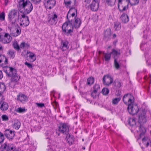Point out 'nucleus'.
Listing matches in <instances>:
<instances>
[{"label": "nucleus", "mask_w": 151, "mask_h": 151, "mask_svg": "<svg viewBox=\"0 0 151 151\" xmlns=\"http://www.w3.org/2000/svg\"><path fill=\"white\" fill-rule=\"evenodd\" d=\"M13 45L14 48L17 51L20 50L19 46L17 41L14 42Z\"/></svg>", "instance_id": "obj_36"}, {"label": "nucleus", "mask_w": 151, "mask_h": 151, "mask_svg": "<svg viewBox=\"0 0 151 151\" xmlns=\"http://www.w3.org/2000/svg\"><path fill=\"white\" fill-rule=\"evenodd\" d=\"M27 54H29L28 57L29 60L30 62H32L35 61L36 59V56L35 54L30 52H27Z\"/></svg>", "instance_id": "obj_23"}, {"label": "nucleus", "mask_w": 151, "mask_h": 151, "mask_svg": "<svg viewBox=\"0 0 151 151\" xmlns=\"http://www.w3.org/2000/svg\"><path fill=\"white\" fill-rule=\"evenodd\" d=\"M29 44H28L27 43H25V45H24V47L28 48H29Z\"/></svg>", "instance_id": "obj_56"}, {"label": "nucleus", "mask_w": 151, "mask_h": 151, "mask_svg": "<svg viewBox=\"0 0 151 151\" xmlns=\"http://www.w3.org/2000/svg\"><path fill=\"white\" fill-rule=\"evenodd\" d=\"M4 134L9 140H12L14 136V132L9 129H6L4 131Z\"/></svg>", "instance_id": "obj_15"}, {"label": "nucleus", "mask_w": 151, "mask_h": 151, "mask_svg": "<svg viewBox=\"0 0 151 151\" xmlns=\"http://www.w3.org/2000/svg\"><path fill=\"white\" fill-rule=\"evenodd\" d=\"M127 109L129 113L132 115L136 114L139 111L138 106L137 105L134 106L133 103L129 104Z\"/></svg>", "instance_id": "obj_8"}, {"label": "nucleus", "mask_w": 151, "mask_h": 151, "mask_svg": "<svg viewBox=\"0 0 151 151\" xmlns=\"http://www.w3.org/2000/svg\"><path fill=\"white\" fill-rule=\"evenodd\" d=\"M19 12L17 10L13 9L9 12L8 15V19L12 28L15 26L17 19L19 18Z\"/></svg>", "instance_id": "obj_3"}, {"label": "nucleus", "mask_w": 151, "mask_h": 151, "mask_svg": "<svg viewBox=\"0 0 151 151\" xmlns=\"http://www.w3.org/2000/svg\"><path fill=\"white\" fill-rule=\"evenodd\" d=\"M31 1L35 4H37L40 3L41 1V0H31Z\"/></svg>", "instance_id": "obj_52"}, {"label": "nucleus", "mask_w": 151, "mask_h": 151, "mask_svg": "<svg viewBox=\"0 0 151 151\" xmlns=\"http://www.w3.org/2000/svg\"><path fill=\"white\" fill-rule=\"evenodd\" d=\"M17 100L18 101L23 104L27 101L28 98L25 94L20 93L17 96Z\"/></svg>", "instance_id": "obj_14"}, {"label": "nucleus", "mask_w": 151, "mask_h": 151, "mask_svg": "<svg viewBox=\"0 0 151 151\" xmlns=\"http://www.w3.org/2000/svg\"><path fill=\"white\" fill-rule=\"evenodd\" d=\"M114 85L117 88H120L121 86L120 82L118 80H116L114 82Z\"/></svg>", "instance_id": "obj_45"}, {"label": "nucleus", "mask_w": 151, "mask_h": 151, "mask_svg": "<svg viewBox=\"0 0 151 151\" xmlns=\"http://www.w3.org/2000/svg\"><path fill=\"white\" fill-rule=\"evenodd\" d=\"M66 135V139L69 145H72L74 142V137L73 135L68 133Z\"/></svg>", "instance_id": "obj_21"}, {"label": "nucleus", "mask_w": 151, "mask_h": 151, "mask_svg": "<svg viewBox=\"0 0 151 151\" xmlns=\"http://www.w3.org/2000/svg\"><path fill=\"white\" fill-rule=\"evenodd\" d=\"M121 27V25L120 23L118 22H114V28L115 30L118 31L119 30Z\"/></svg>", "instance_id": "obj_32"}, {"label": "nucleus", "mask_w": 151, "mask_h": 151, "mask_svg": "<svg viewBox=\"0 0 151 151\" xmlns=\"http://www.w3.org/2000/svg\"><path fill=\"white\" fill-rule=\"evenodd\" d=\"M16 32L12 34V35L14 37H16L19 35L21 33V29L19 27L16 29Z\"/></svg>", "instance_id": "obj_30"}, {"label": "nucleus", "mask_w": 151, "mask_h": 151, "mask_svg": "<svg viewBox=\"0 0 151 151\" xmlns=\"http://www.w3.org/2000/svg\"><path fill=\"white\" fill-rule=\"evenodd\" d=\"M91 0H86L85 2H86L87 3H89L91 2Z\"/></svg>", "instance_id": "obj_59"}, {"label": "nucleus", "mask_w": 151, "mask_h": 151, "mask_svg": "<svg viewBox=\"0 0 151 151\" xmlns=\"http://www.w3.org/2000/svg\"><path fill=\"white\" fill-rule=\"evenodd\" d=\"M62 29L63 34L67 36L71 35L73 32V27L72 23V20H69L63 24Z\"/></svg>", "instance_id": "obj_4"}, {"label": "nucleus", "mask_w": 151, "mask_h": 151, "mask_svg": "<svg viewBox=\"0 0 151 151\" xmlns=\"http://www.w3.org/2000/svg\"><path fill=\"white\" fill-rule=\"evenodd\" d=\"M4 72L8 77H11L12 82H17L19 80L20 77L17 73V70L14 68L8 67L4 69Z\"/></svg>", "instance_id": "obj_2"}, {"label": "nucleus", "mask_w": 151, "mask_h": 151, "mask_svg": "<svg viewBox=\"0 0 151 151\" xmlns=\"http://www.w3.org/2000/svg\"><path fill=\"white\" fill-rule=\"evenodd\" d=\"M114 65L115 68L117 70L120 67V65L116 58H115L114 60Z\"/></svg>", "instance_id": "obj_43"}, {"label": "nucleus", "mask_w": 151, "mask_h": 151, "mask_svg": "<svg viewBox=\"0 0 151 151\" xmlns=\"http://www.w3.org/2000/svg\"><path fill=\"white\" fill-rule=\"evenodd\" d=\"M47 150L48 151H52V148H51L50 149V150H49L48 149H47Z\"/></svg>", "instance_id": "obj_63"}, {"label": "nucleus", "mask_w": 151, "mask_h": 151, "mask_svg": "<svg viewBox=\"0 0 151 151\" xmlns=\"http://www.w3.org/2000/svg\"><path fill=\"white\" fill-rule=\"evenodd\" d=\"M111 30L110 29H108L104 31V40L106 41L109 40L111 36Z\"/></svg>", "instance_id": "obj_17"}, {"label": "nucleus", "mask_w": 151, "mask_h": 151, "mask_svg": "<svg viewBox=\"0 0 151 151\" xmlns=\"http://www.w3.org/2000/svg\"><path fill=\"white\" fill-rule=\"evenodd\" d=\"M2 120L3 121H7L8 120L9 118L8 116L6 115H2L1 116Z\"/></svg>", "instance_id": "obj_49"}, {"label": "nucleus", "mask_w": 151, "mask_h": 151, "mask_svg": "<svg viewBox=\"0 0 151 151\" xmlns=\"http://www.w3.org/2000/svg\"><path fill=\"white\" fill-rule=\"evenodd\" d=\"M3 151H12L13 149L12 145H10L9 144L4 143L2 145Z\"/></svg>", "instance_id": "obj_19"}, {"label": "nucleus", "mask_w": 151, "mask_h": 151, "mask_svg": "<svg viewBox=\"0 0 151 151\" xmlns=\"http://www.w3.org/2000/svg\"><path fill=\"white\" fill-rule=\"evenodd\" d=\"M58 20V15L56 13L53 12V14L48 17L47 22L50 25L54 26L57 23Z\"/></svg>", "instance_id": "obj_6"}, {"label": "nucleus", "mask_w": 151, "mask_h": 151, "mask_svg": "<svg viewBox=\"0 0 151 151\" xmlns=\"http://www.w3.org/2000/svg\"><path fill=\"white\" fill-rule=\"evenodd\" d=\"M128 1L132 6L135 5L139 2V0H129Z\"/></svg>", "instance_id": "obj_38"}, {"label": "nucleus", "mask_w": 151, "mask_h": 151, "mask_svg": "<svg viewBox=\"0 0 151 151\" xmlns=\"http://www.w3.org/2000/svg\"><path fill=\"white\" fill-rule=\"evenodd\" d=\"M111 54H113L114 55H120V52H118L117 50L113 49L112 50V52L110 53Z\"/></svg>", "instance_id": "obj_48"}, {"label": "nucleus", "mask_w": 151, "mask_h": 151, "mask_svg": "<svg viewBox=\"0 0 151 151\" xmlns=\"http://www.w3.org/2000/svg\"><path fill=\"white\" fill-rule=\"evenodd\" d=\"M82 149L83 150H85V147H82Z\"/></svg>", "instance_id": "obj_64"}, {"label": "nucleus", "mask_w": 151, "mask_h": 151, "mask_svg": "<svg viewBox=\"0 0 151 151\" xmlns=\"http://www.w3.org/2000/svg\"><path fill=\"white\" fill-rule=\"evenodd\" d=\"M99 93L95 91H93L91 93V96L93 99H95L99 95Z\"/></svg>", "instance_id": "obj_39"}, {"label": "nucleus", "mask_w": 151, "mask_h": 151, "mask_svg": "<svg viewBox=\"0 0 151 151\" xmlns=\"http://www.w3.org/2000/svg\"><path fill=\"white\" fill-rule=\"evenodd\" d=\"M128 122L129 124L131 126H133L136 124L135 118H130L128 119Z\"/></svg>", "instance_id": "obj_31"}, {"label": "nucleus", "mask_w": 151, "mask_h": 151, "mask_svg": "<svg viewBox=\"0 0 151 151\" xmlns=\"http://www.w3.org/2000/svg\"><path fill=\"white\" fill-rule=\"evenodd\" d=\"M4 139V137L3 134L0 132V143H3Z\"/></svg>", "instance_id": "obj_47"}, {"label": "nucleus", "mask_w": 151, "mask_h": 151, "mask_svg": "<svg viewBox=\"0 0 151 151\" xmlns=\"http://www.w3.org/2000/svg\"><path fill=\"white\" fill-rule=\"evenodd\" d=\"M129 1L128 0H119L118 9L120 12H123L128 9Z\"/></svg>", "instance_id": "obj_5"}, {"label": "nucleus", "mask_w": 151, "mask_h": 151, "mask_svg": "<svg viewBox=\"0 0 151 151\" xmlns=\"http://www.w3.org/2000/svg\"><path fill=\"white\" fill-rule=\"evenodd\" d=\"M103 83L104 84L109 86L113 82V78L108 75H104L103 78Z\"/></svg>", "instance_id": "obj_11"}, {"label": "nucleus", "mask_w": 151, "mask_h": 151, "mask_svg": "<svg viewBox=\"0 0 151 151\" xmlns=\"http://www.w3.org/2000/svg\"><path fill=\"white\" fill-rule=\"evenodd\" d=\"M77 10L74 7H71L68 11L67 15V19H68V14H70V13H72L73 12H76L77 13Z\"/></svg>", "instance_id": "obj_41"}, {"label": "nucleus", "mask_w": 151, "mask_h": 151, "mask_svg": "<svg viewBox=\"0 0 151 151\" xmlns=\"http://www.w3.org/2000/svg\"><path fill=\"white\" fill-rule=\"evenodd\" d=\"M24 64L29 68H32V64L30 63L27 62H26L24 63Z\"/></svg>", "instance_id": "obj_51"}, {"label": "nucleus", "mask_w": 151, "mask_h": 151, "mask_svg": "<svg viewBox=\"0 0 151 151\" xmlns=\"http://www.w3.org/2000/svg\"><path fill=\"white\" fill-rule=\"evenodd\" d=\"M93 91H96L99 93L100 92V86L98 84H95L93 86Z\"/></svg>", "instance_id": "obj_37"}, {"label": "nucleus", "mask_w": 151, "mask_h": 151, "mask_svg": "<svg viewBox=\"0 0 151 151\" xmlns=\"http://www.w3.org/2000/svg\"><path fill=\"white\" fill-rule=\"evenodd\" d=\"M99 4L97 1L93 0L90 5V8L93 11H96L99 8Z\"/></svg>", "instance_id": "obj_18"}, {"label": "nucleus", "mask_w": 151, "mask_h": 151, "mask_svg": "<svg viewBox=\"0 0 151 151\" xmlns=\"http://www.w3.org/2000/svg\"><path fill=\"white\" fill-rule=\"evenodd\" d=\"M68 42L67 41H62L60 48L63 51H64L68 48Z\"/></svg>", "instance_id": "obj_22"}, {"label": "nucleus", "mask_w": 151, "mask_h": 151, "mask_svg": "<svg viewBox=\"0 0 151 151\" xmlns=\"http://www.w3.org/2000/svg\"><path fill=\"white\" fill-rule=\"evenodd\" d=\"M75 13L76 12H73V13H70V14L72 16V17H73L75 15Z\"/></svg>", "instance_id": "obj_58"}, {"label": "nucleus", "mask_w": 151, "mask_h": 151, "mask_svg": "<svg viewBox=\"0 0 151 151\" xmlns=\"http://www.w3.org/2000/svg\"><path fill=\"white\" fill-rule=\"evenodd\" d=\"M109 92V90L107 88H103L102 91V93L104 95H107L108 94Z\"/></svg>", "instance_id": "obj_46"}, {"label": "nucleus", "mask_w": 151, "mask_h": 151, "mask_svg": "<svg viewBox=\"0 0 151 151\" xmlns=\"http://www.w3.org/2000/svg\"><path fill=\"white\" fill-rule=\"evenodd\" d=\"M146 111L145 109L142 110L141 114L139 116L138 122L142 124L146 122L147 120L145 117Z\"/></svg>", "instance_id": "obj_13"}, {"label": "nucleus", "mask_w": 151, "mask_h": 151, "mask_svg": "<svg viewBox=\"0 0 151 151\" xmlns=\"http://www.w3.org/2000/svg\"><path fill=\"white\" fill-rule=\"evenodd\" d=\"M24 14L21 15V18L20 19V21L21 22L20 23V25L22 26L24 25V26H27L29 24V20L28 17L25 15Z\"/></svg>", "instance_id": "obj_12"}, {"label": "nucleus", "mask_w": 151, "mask_h": 151, "mask_svg": "<svg viewBox=\"0 0 151 151\" xmlns=\"http://www.w3.org/2000/svg\"><path fill=\"white\" fill-rule=\"evenodd\" d=\"M18 6L20 10L23 9V13L25 14H29L33 9L32 4L29 0H20Z\"/></svg>", "instance_id": "obj_1"}, {"label": "nucleus", "mask_w": 151, "mask_h": 151, "mask_svg": "<svg viewBox=\"0 0 151 151\" xmlns=\"http://www.w3.org/2000/svg\"><path fill=\"white\" fill-rule=\"evenodd\" d=\"M3 74L2 71L0 70V80L1 79L3 78Z\"/></svg>", "instance_id": "obj_55"}, {"label": "nucleus", "mask_w": 151, "mask_h": 151, "mask_svg": "<svg viewBox=\"0 0 151 151\" xmlns=\"http://www.w3.org/2000/svg\"><path fill=\"white\" fill-rule=\"evenodd\" d=\"M25 42H22L20 45L19 47L21 48H24Z\"/></svg>", "instance_id": "obj_54"}, {"label": "nucleus", "mask_w": 151, "mask_h": 151, "mask_svg": "<svg viewBox=\"0 0 151 151\" xmlns=\"http://www.w3.org/2000/svg\"><path fill=\"white\" fill-rule=\"evenodd\" d=\"M121 96H119L117 97L113 98L111 101L112 104L114 105H117L121 100Z\"/></svg>", "instance_id": "obj_25"}, {"label": "nucleus", "mask_w": 151, "mask_h": 151, "mask_svg": "<svg viewBox=\"0 0 151 151\" xmlns=\"http://www.w3.org/2000/svg\"><path fill=\"white\" fill-rule=\"evenodd\" d=\"M104 58L105 60L106 61H109L111 58V53H104Z\"/></svg>", "instance_id": "obj_35"}, {"label": "nucleus", "mask_w": 151, "mask_h": 151, "mask_svg": "<svg viewBox=\"0 0 151 151\" xmlns=\"http://www.w3.org/2000/svg\"><path fill=\"white\" fill-rule=\"evenodd\" d=\"M7 53L11 59H13L15 57V52L13 50H8Z\"/></svg>", "instance_id": "obj_29"}, {"label": "nucleus", "mask_w": 151, "mask_h": 151, "mask_svg": "<svg viewBox=\"0 0 151 151\" xmlns=\"http://www.w3.org/2000/svg\"><path fill=\"white\" fill-rule=\"evenodd\" d=\"M139 131L141 132L139 136L140 137H141L145 133L146 130L143 126L142 125V124H141L139 127Z\"/></svg>", "instance_id": "obj_27"}, {"label": "nucleus", "mask_w": 151, "mask_h": 151, "mask_svg": "<svg viewBox=\"0 0 151 151\" xmlns=\"http://www.w3.org/2000/svg\"><path fill=\"white\" fill-rule=\"evenodd\" d=\"M81 24L80 19L79 18H77L75 19L74 23V27L76 28H78L80 27Z\"/></svg>", "instance_id": "obj_28"}, {"label": "nucleus", "mask_w": 151, "mask_h": 151, "mask_svg": "<svg viewBox=\"0 0 151 151\" xmlns=\"http://www.w3.org/2000/svg\"><path fill=\"white\" fill-rule=\"evenodd\" d=\"M120 19L122 22L125 23L129 21V18L128 16L124 13H123L120 17Z\"/></svg>", "instance_id": "obj_24"}, {"label": "nucleus", "mask_w": 151, "mask_h": 151, "mask_svg": "<svg viewBox=\"0 0 151 151\" xmlns=\"http://www.w3.org/2000/svg\"><path fill=\"white\" fill-rule=\"evenodd\" d=\"M73 2L74 5H76V0H64V3L66 6L70 7L72 2Z\"/></svg>", "instance_id": "obj_26"}, {"label": "nucleus", "mask_w": 151, "mask_h": 151, "mask_svg": "<svg viewBox=\"0 0 151 151\" xmlns=\"http://www.w3.org/2000/svg\"><path fill=\"white\" fill-rule=\"evenodd\" d=\"M1 41L4 43H9L12 40V37L8 33H5L3 37L0 36Z\"/></svg>", "instance_id": "obj_10"}, {"label": "nucleus", "mask_w": 151, "mask_h": 151, "mask_svg": "<svg viewBox=\"0 0 151 151\" xmlns=\"http://www.w3.org/2000/svg\"><path fill=\"white\" fill-rule=\"evenodd\" d=\"M36 104L38 106L42 108L45 106V105L43 103H36Z\"/></svg>", "instance_id": "obj_53"}, {"label": "nucleus", "mask_w": 151, "mask_h": 151, "mask_svg": "<svg viewBox=\"0 0 151 151\" xmlns=\"http://www.w3.org/2000/svg\"><path fill=\"white\" fill-rule=\"evenodd\" d=\"M123 101L126 105H128L129 104L134 103V97L131 93H127L125 94L123 96Z\"/></svg>", "instance_id": "obj_7"}, {"label": "nucleus", "mask_w": 151, "mask_h": 151, "mask_svg": "<svg viewBox=\"0 0 151 151\" xmlns=\"http://www.w3.org/2000/svg\"><path fill=\"white\" fill-rule=\"evenodd\" d=\"M6 88L4 84L0 83V93L4 92Z\"/></svg>", "instance_id": "obj_44"}, {"label": "nucleus", "mask_w": 151, "mask_h": 151, "mask_svg": "<svg viewBox=\"0 0 151 151\" xmlns=\"http://www.w3.org/2000/svg\"><path fill=\"white\" fill-rule=\"evenodd\" d=\"M115 2L116 0H106V2L108 5L111 6L114 5Z\"/></svg>", "instance_id": "obj_42"}, {"label": "nucleus", "mask_w": 151, "mask_h": 151, "mask_svg": "<svg viewBox=\"0 0 151 151\" xmlns=\"http://www.w3.org/2000/svg\"><path fill=\"white\" fill-rule=\"evenodd\" d=\"M55 0H46L45 5L47 8L50 9L55 5Z\"/></svg>", "instance_id": "obj_16"}, {"label": "nucleus", "mask_w": 151, "mask_h": 151, "mask_svg": "<svg viewBox=\"0 0 151 151\" xmlns=\"http://www.w3.org/2000/svg\"><path fill=\"white\" fill-rule=\"evenodd\" d=\"M5 15L4 12H2L0 14V19L2 20H4L5 19Z\"/></svg>", "instance_id": "obj_50"}, {"label": "nucleus", "mask_w": 151, "mask_h": 151, "mask_svg": "<svg viewBox=\"0 0 151 151\" xmlns=\"http://www.w3.org/2000/svg\"><path fill=\"white\" fill-rule=\"evenodd\" d=\"M80 94L82 95H85L87 93V92H82L81 91H80Z\"/></svg>", "instance_id": "obj_57"}, {"label": "nucleus", "mask_w": 151, "mask_h": 151, "mask_svg": "<svg viewBox=\"0 0 151 151\" xmlns=\"http://www.w3.org/2000/svg\"><path fill=\"white\" fill-rule=\"evenodd\" d=\"M116 37V34H114L113 35V37L114 38H115Z\"/></svg>", "instance_id": "obj_61"}, {"label": "nucleus", "mask_w": 151, "mask_h": 151, "mask_svg": "<svg viewBox=\"0 0 151 151\" xmlns=\"http://www.w3.org/2000/svg\"><path fill=\"white\" fill-rule=\"evenodd\" d=\"M5 63L6 64L7 63V62H8V59H7V58L5 57Z\"/></svg>", "instance_id": "obj_60"}, {"label": "nucleus", "mask_w": 151, "mask_h": 151, "mask_svg": "<svg viewBox=\"0 0 151 151\" xmlns=\"http://www.w3.org/2000/svg\"><path fill=\"white\" fill-rule=\"evenodd\" d=\"M15 111L19 113H24L25 112L26 109L25 108H22L20 107L16 109Z\"/></svg>", "instance_id": "obj_40"}, {"label": "nucleus", "mask_w": 151, "mask_h": 151, "mask_svg": "<svg viewBox=\"0 0 151 151\" xmlns=\"http://www.w3.org/2000/svg\"><path fill=\"white\" fill-rule=\"evenodd\" d=\"M94 78L92 77H90L88 78L87 80V84L89 85H92L94 82Z\"/></svg>", "instance_id": "obj_33"}, {"label": "nucleus", "mask_w": 151, "mask_h": 151, "mask_svg": "<svg viewBox=\"0 0 151 151\" xmlns=\"http://www.w3.org/2000/svg\"><path fill=\"white\" fill-rule=\"evenodd\" d=\"M9 108L8 103L2 100L0 102V109L3 111L7 110Z\"/></svg>", "instance_id": "obj_20"}, {"label": "nucleus", "mask_w": 151, "mask_h": 151, "mask_svg": "<svg viewBox=\"0 0 151 151\" xmlns=\"http://www.w3.org/2000/svg\"><path fill=\"white\" fill-rule=\"evenodd\" d=\"M21 123L19 121L17 120L14 122L13 125V127L15 129H18L20 128Z\"/></svg>", "instance_id": "obj_34"}, {"label": "nucleus", "mask_w": 151, "mask_h": 151, "mask_svg": "<svg viewBox=\"0 0 151 151\" xmlns=\"http://www.w3.org/2000/svg\"><path fill=\"white\" fill-rule=\"evenodd\" d=\"M58 130L61 133L67 134L69 131V126L67 124H61L59 127Z\"/></svg>", "instance_id": "obj_9"}, {"label": "nucleus", "mask_w": 151, "mask_h": 151, "mask_svg": "<svg viewBox=\"0 0 151 151\" xmlns=\"http://www.w3.org/2000/svg\"><path fill=\"white\" fill-rule=\"evenodd\" d=\"M3 50L2 47V46H1L0 45V51L1 50Z\"/></svg>", "instance_id": "obj_62"}]
</instances>
